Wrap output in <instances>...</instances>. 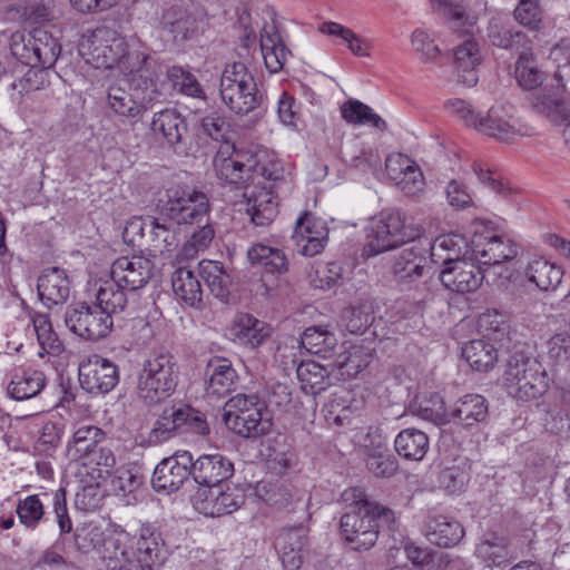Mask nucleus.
<instances>
[{"label": "nucleus", "mask_w": 570, "mask_h": 570, "mask_svg": "<svg viewBox=\"0 0 570 570\" xmlns=\"http://www.w3.org/2000/svg\"><path fill=\"white\" fill-rule=\"evenodd\" d=\"M476 130L503 142L532 135V128L522 124L513 115V107L505 104L493 105L485 115H481Z\"/></svg>", "instance_id": "obj_11"}, {"label": "nucleus", "mask_w": 570, "mask_h": 570, "mask_svg": "<svg viewBox=\"0 0 570 570\" xmlns=\"http://www.w3.org/2000/svg\"><path fill=\"white\" fill-rule=\"evenodd\" d=\"M233 474L234 464L219 453L203 454L196 461L193 460V480L208 489L223 484Z\"/></svg>", "instance_id": "obj_20"}, {"label": "nucleus", "mask_w": 570, "mask_h": 570, "mask_svg": "<svg viewBox=\"0 0 570 570\" xmlns=\"http://www.w3.org/2000/svg\"><path fill=\"white\" fill-rule=\"evenodd\" d=\"M531 106L538 114L546 116L554 124L561 125L570 119V110L556 96L538 94L533 96Z\"/></svg>", "instance_id": "obj_56"}, {"label": "nucleus", "mask_w": 570, "mask_h": 570, "mask_svg": "<svg viewBox=\"0 0 570 570\" xmlns=\"http://www.w3.org/2000/svg\"><path fill=\"white\" fill-rule=\"evenodd\" d=\"M273 328L267 323L248 313H238L232 321L228 333L233 342L256 348L272 335Z\"/></svg>", "instance_id": "obj_21"}, {"label": "nucleus", "mask_w": 570, "mask_h": 570, "mask_svg": "<svg viewBox=\"0 0 570 570\" xmlns=\"http://www.w3.org/2000/svg\"><path fill=\"white\" fill-rule=\"evenodd\" d=\"M148 225L149 234H147L145 247L154 255L170 253L180 244L179 225L176 222L153 217Z\"/></svg>", "instance_id": "obj_30"}, {"label": "nucleus", "mask_w": 570, "mask_h": 570, "mask_svg": "<svg viewBox=\"0 0 570 570\" xmlns=\"http://www.w3.org/2000/svg\"><path fill=\"white\" fill-rule=\"evenodd\" d=\"M425 535L431 543L441 548H450L463 539L464 529L452 517L431 515L425 522Z\"/></svg>", "instance_id": "obj_32"}, {"label": "nucleus", "mask_w": 570, "mask_h": 570, "mask_svg": "<svg viewBox=\"0 0 570 570\" xmlns=\"http://www.w3.org/2000/svg\"><path fill=\"white\" fill-rule=\"evenodd\" d=\"M166 75L173 88L178 92L195 98L204 95L197 78L189 70L180 66H171L167 69Z\"/></svg>", "instance_id": "obj_60"}, {"label": "nucleus", "mask_w": 570, "mask_h": 570, "mask_svg": "<svg viewBox=\"0 0 570 570\" xmlns=\"http://www.w3.org/2000/svg\"><path fill=\"white\" fill-rule=\"evenodd\" d=\"M132 81H138L132 92L119 85H111L107 94L110 108L116 114L129 118L138 117L146 111L158 95L151 81L141 80V77L134 78Z\"/></svg>", "instance_id": "obj_14"}, {"label": "nucleus", "mask_w": 570, "mask_h": 570, "mask_svg": "<svg viewBox=\"0 0 570 570\" xmlns=\"http://www.w3.org/2000/svg\"><path fill=\"white\" fill-rule=\"evenodd\" d=\"M259 42L267 70L271 73L283 70L292 52L285 45L275 20L264 24Z\"/></svg>", "instance_id": "obj_26"}, {"label": "nucleus", "mask_w": 570, "mask_h": 570, "mask_svg": "<svg viewBox=\"0 0 570 570\" xmlns=\"http://www.w3.org/2000/svg\"><path fill=\"white\" fill-rule=\"evenodd\" d=\"M472 254L475 261L481 265L501 268L505 273V278L510 277V271L501 266L502 263L513 259L517 254L515 245L501 236L490 238L474 237L472 239ZM502 276L503 272L498 273Z\"/></svg>", "instance_id": "obj_18"}, {"label": "nucleus", "mask_w": 570, "mask_h": 570, "mask_svg": "<svg viewBox=\"0 0 570 570\" xmlns=\"http://www.w3.org/2000/svg\"><path fill=\"white\" fill-rule=\"evenodd\" d=\"M474 553L487 567H500L518 558L509 539L495 532L485 533Z\"/></svg>", "instance_id": "obj_29"}, {"label": "nucleus", "mask_w": 570, "mask_h": 570, "mask_svg": "<svg viewBox=\"0 0 570 570\" xmlns=\"http://www.w3.org/2000/svg\"><path fill=\"white\" fill-rule=\"evenodd\" d=\"M120 56L115 68L125 75H135L142 71L149 59L147 48L136 37L128 39L125 52Z\"/></svg>", "instance_id": "obj_49"}, {"label": "nucleus", "mask_w": 570, "mask_h": 570, "mask_svg": "<svg viewBox=\"0 0 570 570\" xmlns=\"http://www.w3.org/2000/svg\"><path fill=\"white\" fill-rule=\"evenodd\" d=\"M343 500L351 501V510L341 518V533L354 550H368L375 544L381 529H395L394 512L370 501L363 490H345Z\"/></svg>", "instance_id": "obj_2"}, {"label": "nucleus", "mask_w": 570, "mask_h": 570, "mask_svg": "<svg viewBox=\"0 0 570 570\" xmlns=\"http://www.w3.org/2000/svg\"><path fill=\"white\" fill-rule=\"evenodd\" d=\"M118 381V367L107 358L94 355L79 365L80 385L90 393H108Z\"/></svg>", "instance_id": "obj_16"}, {"label": "nucleus", "mask_w": 570, "mask_h": 570, "mask_svg": "<svg viewBox=\"0 0 570 570\" xmlns=\"http://www.w3.org/2000/svg\"><path fill=\"white\" fill-rule=\"evenodd\" d=\"M285 183V170L279 160L268 159L262 161L257 158V166L255 167V181L253 183L257 187L266 185L273 186V190H276L279 184Z\"/></svg>", "instance_id": "obj_61"}, {"label": "nucleus", "mask_w": 570, "mask_h": 570, "mask_svg": "<svg viewBox=\"0 0 570 570\" xmlns=\"http://www.w3.org/2000/svg\"><path fill=\"white\" fill-rule=\"evenodd\" d=\"M16 512L20 523L30 530H35L42 521L47 520L45 505L37 494L20 499Z\"/></svg>", "instance_id": "obj_59"}, {"label": "nucleus", "mask_w": 570, "mask_h": 570, "mask_svg": "<svg viewBox=\"0 0 570 570\" xmlns=\"http://www.w3.org/2000/svg\"><path fill=\"white\" fill-rule=\"evenodd\" d=\"M33 327L40 346L47 353H58L61 350V343L52 331L51 322L48 315L37 314L33 320Z\"/></svg>", "instance_id": "obj_62"}, {"label": "nucleus", "mask_w": 570, "mask_h": 570, "mask_svg": "<svg viewBox=\"0 0 570 570\" xmlns=\"http://www.w3.org/2000/svg\"><path fill=\"white\" fill-rule=\"evenodd\" d=\"M203 132L215 141L233 144L230 140V125L227 119L216 112L205 116L200 121Z\"/></svg>", "instance_id": "obj_64"}, {"label": "nucleus", "mask_w": 570, "mask_h": 570, "mask_svg": "<svg viewBox=\"0 0 570 570\" xmlns=\"http://www.w3.org/2000/svg\"><path fill=\"white\" fill-rule=\"evenodd\" d=\"M394 446L404 459L420 461L429 450V438L421 430L404 429L396 435Z\"/></svg>", "instance_id": "obj_42"}, {"label": "nucleus", "mask_w": 570, "mask_h": 570, "mask_svg": "<svg viewBox=\"0 0 570 570\" xmlns=\"http://www.w3.org/2000/svg\"><path fill=\"white\" fill-rule=\"evenodd\" d=\"M374 321L372 303L361 301L344 309L341 322L351 334L364 333Z\"/></svg>", "instance_id": "obj_53"}, {"label": "nucleus", "mask_w": 570, "mask_h": 570, "mask_svg": "<svg viewBox=\"0 0 570 570\" xmlns=\"http://www.w3.org/2000/svg\"><path fill=\"white\" fill-rule=\"evenodd\" d=\"M130 292L119 282L112 279L104 281L95 294V305L112 318L114 315L122 313L128 306V294Z\"/></svg>", "instance_id": "obj_37"}, {"label": "nucleus", "mask_w": 570, "mask_h": 570, "mask_svg": "<svg viewBox=\"0 0 570 570\" xmlns=\"http://www.w3.org/2000/svg\"><path fill=\"white\" fill-rule=\"evenodd\" d=\"M155 264L142 255L121 256L110 268V276L122 284L131 294L144 287L154 276Z\"/></svg>", "instance_id": "obj_17"}, {"label": "nucleus", "mask_w": 570, "mask_h": 570, "mask_svg": "<svg viewBox=\"0 0 570 570\" xmlns=\"http://www.w3.org/2000/svg\"><path fill=\"white\" fill-rule=\"evenodd\" d=\"M134 559L142 569L155 570L167 558V550L159 533L142 530L134 550Z\"/></svg>", "instance_id": "obj_36"}, {"label": "nucleus", "mask_w": 570, "mask_h": 570, "mask_svg": "<svg viewBox=\"0 0 570 570\" xmlns=\"http://www.w3.org/2000/svg\"><path fill=\"white\" fill-rule=\"evenodd\" d=\"M454 68L456 72V82L466 87L476 85L479 78L476 66L481 62L479 45L475 40L469 38L453 50Z\"/></svg>", "instance_id": "obj_31"}, {"label": "nucleus", "mask_w": 570, "mask_h": 570, "mask_svg": "<svg viewBox=\"0 0 570 570\" xmlns=\"http://www.w3.org/2000/svg\"><path fill=\"white\" fill-rule=\"evenodd\" d=\"M181 433L207 435L209 425L200 411L184 403L165 406L146 435L141 445L157 446Z\"/></svg>", "instance_id": "obj_4"}, {"label": "nucleus", "mask_w": 570, "mask_h": 570, "mask_svg": "<svg viewBox=\"0 0 570 570\" xmlns=\"http://www.w3.org/2000/svg\"><path fill=\"white\" fill-rule=\"evenodd\" d=\"M127 533H115L101 539V560L108 570H124L134 559V549L128 544Z\"/></svg>", "instance_id": "obj_35"}, {"label": "nucleus", "mask_w": 570, "mask_h": 570, "mask_svg": "<svg viewBox=\"0 0 570 570\" xmlns=\"http://www.w3.org/2000/svg\"><path fill=\"white\" fill-rule=\"evenodd\" d=\"M205 389L207 394L223 397L236 389L238 374L232 361L225 357H212L206 365Z\"/></svg>", "instance_id": "obj_24"}, {"label": "nucleus", "mask_w": 570, "mask_h": 570, "mask_svg": "<svg viewBox=\"0 0 570 570\" xmlns=\"http://www.w3.org/2000/svg\"><path fill=\"white\" fill-rule=\"evenodd\" d=\"M219 95L223 102L237 115H247L264 102V94L248 67L240 61L226 63L220 76Z\"/></svg>", "instance_id": "obj_5"}, {"label": "nucleus", "mask_w": 570, "mask_h": 570, "mask_svg": "<svg viewBox=\"0 0 570 570\" xmlns=\"http://www.w3.org/2000/svg\"><path fill=\"white\" fill-rule=\"evenodd\" d=\"M342 117L348 124L370 125L376 129L386 130L387 125L372 108L365 104L351 99L341 108Z\"/></svg>", "instance_id": "obj_52"}, {"label": "nucleus", "mask_w": 570, "mask_h": 570, "mask_svg": "<svg viewBox=\"0 0 570 570\" xmlns=\"http://www.w3.org/2000/svg\"><path fill=\"white\" fill-rule=\"evenodd\" d=\"M488 41L505 50H519L525 41V35L503 17H492L487 27Z\"/></svg>", "instance_id": "obj_38"}, {"label": "nucleus", "mask_w": 570, "mask_h": 570, "mask_svg": "<svg viewBox=\"0 0 570 570\" xmlns=\"http://www.w3.org/2000/svg\"><path fill=\"white\" fill-rule=\"evenodd\" d=\"M104 439V432L95 425L79 426L68 443L69 452L73 451L78 458H85Z\"/></svg>", "instance_id": "obj_58"}, {"label": "nucleus", "mask_w": 570, "mask_h": 570, "mask_svg": "<svg viewBox=\"0 0 570 570\" xmlns=\"http://www.w3.org/2000/svg\"><path fill=\"white\" fill-rule=\"evenodd\" d=\"M11 49L27 65L42 69L53 67L61 52L58 40L42 29H35L22 43L14 41Z\"/></svg>", "instance_id": "obj_13"}, {"label": "nucleus", "mask_w": 570, "mask_h": 570, "mask_svg": "<svg viewBox=\"0 0 570 570\" xmlns=\"http://www.w3.org/2000/svg\"><path fill=\"white\" fill-rule=\"evenodd\" d=\"M46 385V376L41 371L16 374L8 385V394L17 400L24 401L37 396Z\"/></svg>", "instance_id": "obj_44"}, {"label": "nucleus", "mask_w": 570, "mask_h": 570, "mask_svg": "<svg viewBox=\"0 0 570 570\" xmlns=\"http://www.w3.org/2000/svg\"><path fill=\"white\" fill-rule=\"evenodd\" d=\"M193 455L177 452L163 459L155 468L151 485L157 493L170 494L180 490L191 476Z\"/></svg>", "instance_id": "obj_15"}, {"label": "nucleus", "mask_w": 570, "mask_h": 570, "mask_svg": "<svg viewBox=\"0 0 570 570\" xmlns=\"http://www.w3.org/2000/svg\"><path fill=\"white\" fill-rule=\"evenodd\" d=\"M423 229L399 210H383L372 220L367 233L365 250L376 255L414 242Z\"/></svg>", "instance_id": "obj_7"}, {"label": "nucleus", "mask_w": 570, "mask_h": 570, "mask_svg": "<svg viewBox=\"0 0 570 570\" xmlns=\"http://www.w3.org/2000/svg\"><path fill=\"white\" fill-rule=\"evenodd\" d=\"M178 380L179 366L175 356L168 351L154 352L144 361L135 392L146 405H155L174 394Z\"/></svg>", "instance_id": "obj_3"}, {"label": "nucleus", "mask_w": 570, "mask_h": 570, "mask_svg": "<svg viewBox=\"0 0 570 570\" xmlns=\"http://www.w3.org/2000/svg\"><path fill=\"white\" fill-rule=\"evenodd\" d=\"M171 285L175 295L191 307L200 308L203 289L199 279L194 272L186 268H177L171 277Z\"/></svg>", "instance_id": "obj_40"}, {"label": "nucleus", "mask_w": 570, "mask_h": 570, "mask_svg": "<svg viewBox=\"0 0 570 570\" xmlns=\"http://www.w3.org/2000/svg\"><path fill=\"white\" fill-rule=\"evenodd\" d=\"M525 275L541 291H554L562 281L563 271L544 258H535L528 264Z\"/></svg>", "instance_id": "obj_41"}, {"label": "nucleus", "mask_w": 570, "mask_h": 570, "mask_svg": "<svg viewBox=\"0 0 570 570\" xmlns=\"http://www.w3.org/2000/svg\"><path fill=\"white\" fill-rule=\"evenodd\" d=\"M439 10L450 22L451 28L472 35L473 28L478 22V16L469 11L463 3L442 0L439 3Z\"/></svg>", "instance_id": "obj_50"}, {"label": "nucleus", "mask_w": 570, "mask_h": 570, "mask_svg": "<svg viewBox=\"0 0 570 570\" xmlns=\"http://www.w3.org/2000/svg\"><path fill=\"white\" fill-rule=\"evenodd\" d=\"M213 166L220 181L236 188H247L249 183L255 181L257 155L236 148L234 144H225L216 151Z\"/></svg>", "instance_id": "obj_9"}, {"label": "nucleus", "mask_w": 570, "mask_h": 570, "mask_svg": "<svg viewBox=\"0 0 570 570\" xmlns=\"http://www.w3.org/2000/svg\"><path fill=\"white\" fill-rule=\"evenodd\" d=\"M66 326L76 335L88 341L106 337L112 328L114 321L105 315L95 304L78 303L67 307Z\"/></svg>", "instance_id": "obj_12"}, {"label": "nucleus", "mask_w": 570, "mask_h": 570, "mask_svg": "<svg viewBox=\"0 0 570 570\" xmlns=\"http://www.w3.org/2000/svg\"><path fill=\"white\" fill-rule=\"evenodd\" d=\"M489 416V404L480 394H466L460 397L449 410V422L465 429L483 423Z\"/></svg>", "instance_id": "obj_27"}, {"label": "nucleus", "mask_w": 570, "mask_h": 570, "mask_svg": "<svg viewBox=\"0 0 570 570\" xmlns=\"http://www.w3.org/2000/svg\"><path fill=\"white\" fill-rule=\"evenodd\" d=\"M312 216L305 213L298 218L295 227V237L301 244V253L304 256H314L321 253L324 248L326 237L324 235L316 236L311 228Z\"/></svg>", "instance_id": "obj_57"}, {"label": "nucleus", "mask_w": 570, "mask_h": 570, "mask_svg": "<svg viewBox=\"0 0 570 570\" xmlns=\"http://www.w3.org/2000/svg\"><path fill=\"white\" fill-rule=\"evenodd\" d=\"M39 298L48 307L62 304L70 292V283L63 269L52 267L42 272L38 278Z\"/></svg>", "instance_id": "obj_33"}, {"label": "nucleus", "mask_w": 570, "mask_h": 570, "mask_svg": "<svg viewBox=\"0 0 570 570\" xmlns=\"http://www.w3.org/2000/svg\"><path fill=\"white\" fill-rule=\"evenodd\" d=\"M302 345L312 354L327 357L335 348V335L324 326H311L302 335Z\"/></svg>", "instance_id": "obj_51"}, {"label": "nucleus", "mask_w": 570, "mask_h": 570, "mask_svg": "<svg viewBox=\"0 0 570 570\" xmlns=\"http://www.w3.org/2000/svg\"><path fill=\"white\" fill-rule=\"evenodd\" d=\"M297 377L306 394L318 395L331 386L330 372L314 361L302 362L297 366Z\"/></svg>", "instance_id": "obj_43"}, {"label": "nucleus", "mask_w": 570, "mask_h": 570, "mask_svg": "<svg viewBox=\"0 0 570 570\" xmlns=\"http://www.w3.org/2000/svg\"><path fill=\"white\" fill-rule=\"evenodd\" d=\"M440 282L450 291L465 294L476 291L483 279L484 273L472 261H456L444 266L439 274Z\"/></svg>", "instance_id": "obj_19"}, {"label": "nucleus", "mask_w": 570, "mask_h": 570, "mask_svg": "<svg viewBox=\"0 0 570 570\" xmlns=\"http://www.w3.org/2000/svg\"><path fill=\"white\" fill-rule=\"evenodd\" d=\"M203 494L204 499L199 503L198 510L213 518L233 513L245 501V495L240 490L224 485V483L204 490Z\"/></svg>", "instance_id": "obj_22"}, {"label": "nucleus", "mask_w": 570, "mask_h": 570, "mask_svg": "<svg viewBox=\"0 0 570 570\" xmlns=\"http://www.w3.org/2000/svg\"><path fill=\"white\" fill-rule=\"evenodd\" d=\"M343 155L344 160L350 167L364 173L372 171L376 174L381 168L382 159L376 149L364 148L355 142L353 146H347Z\"/></svg>", "instance_id": "obj_55"}, {"label": "nucleus", "mask_w": 570, "mask_h": 570, "mask_svg": "<svg viewBox=\"0 0 570 570\" xmlns=\"http://www.w3.org/2000/svg\"><path fill=\"white\" fill-rule=\"evenodd\" d=\"M366 466L375 476L389 478L397 470L395 459L387 453L386 449L377 446L366 458Z\"/></svg>", "instance_id": "obj_63"}, {"label": "nucleus", "mask_w": 570, "mask_h": 570, "mask_svg": "<svg viewBox=\"0 0 570 570\" xmlns=\"http://www.w3.org/2000/svg\"><path fill=\"white\" fill-rule=\"evenodd\" d=\"M150 129L157 140L177 150L187 135V122L179 111L167 108L155 112Z\"/></svg>", "instance_id": "obj_23"}, {"label": "nucleus", "mask_w": 570, "mask_h": 570, "mask_svg": "<svg viewBox=\"0 0 570 570\" xmlns=\"http://www.w3.org/2000/svg\"><path fill=\"white\" fill-rule=\"evenodd\" d=\"M199 275L217 298L224 299L227 297L232 281L220 262L202 261L199 263Z\"/></svg>", "instance_id": "obj_47"}, {"label": "nucleus", "mask_w": 570, "mask_h": 570, "mask_svg": "<svg viewBox=\"0 0 570 570\" xmlns=\"http://www.w3.org/2000/svg\"><path fill=\"white\" fill-rule=\"evenodd\" d=\"M464 245L465 242L460 235H443L438 237L428 249L433 263L442 261V264L448 266L464 259L461 258Z\"/></svg>", "instance_id": "obj_48"}, {"label": "nucleus", "mask_w": 570, "mask_h": 570, "mask_svg": "<svg viewBox=\"0 0 570 570\" xmlns=\"http://www.w3.org/2000/svg\"><path fill=\"white\" fill-rule=\"evenodd\" d=\"M462 356L476 371H488L498 360L497 348L484 340H472L462 347Z\"/></svg>", "instance_id": "obj_46"}, {"label": "nucleus", "mask_w": 570, "mask_h": 570, "mask_svg": "<svg viewBox=\"0 0 570 570\" xmlns=\"http://www.w3.org/2000/svg\"><path fill=\"white\" fill-rule=\"evenodd\" d=\"M503 382L509 395L521 401L537 399L548 386L542 365L522 350L514 351L508 358Z\"/></svg>", "instance_id": "obj_6"}, {"label": "nucleus", "mask_w": 570, "mask_h": 570, "mask_svg": "<svg viewBox=\"0 0 570 570\" xmlns=\"http://www.w3.org/2000/svg\"><path fill=\"white\" fill-rule=\"evenodd\" d=\"M306 544V529L303 525L284 529L276 539L281 560L285 569L298 570L303 564V548Z\"/></svg>", "instance_id": "obj_34"}, {"label": "nucleus", "mask_w": 570, "mask_h": 570, "mask_svg": "<svg viewBox=\"0 0 570 570\" xmlns=\"http://www.w3.org/2000/svg\"><path fill=\"white\" fill-rule=\"evenodd\" d=\"M161 23L176 41L189 40L198 32V21L196 18L177 6H173L164 11Z\"/></svg>", "instance_id": "obj_39"}, {"label": "nucleus", "mask_w": 570, "mask_h": 570, "mask_svg": "<svg viewBox=\"0 0 570 570\" xmlns=\"http://www.w3.org/2000/svg\"><path fill=\"white\" fill-rule=\"evenodd\" d=\"M128 39L115 29L101 26L80 42V53L96 68L112 69L125 52Z\"/></svg>", "instance_id": "obj_10"}, {"label": "nucleus", "mask_w": 570, "mask_h": 570, "mask_svg": "<svg viewBox=\"0 0 570 570\" xmlns=\"http://www.w3.org/2000/svg\"><path fill=\"white\" fill-rule=\"evenodd\" d=\"M246 200V212L255 226L266 227L276 217L278 210L277 190L273 186L264 185L262 188L255 186L250 193L244 194Z\"/></svg>", "instance_id": "obj_25"}, {"label": "nucleus", "mask_w": 570, "mask_h": 570, "mask_svg": "<svg viewBox=\"0 0 570 570\" xmlns=\"http://www.w3.org/2000/svg\"><path fill=\"white\" fill-rule=\"evenodd\" d=\"M223 419L229 430L243 438L265 435L272 428V421L264 416L263 407H250L237 414H224Z\"/></svg>", "instance_id": "obj_28"}, {"label": "nucleus", "mask_w": 570, "mask_h": 570, "mask_svg": "<svg viewBox=\"0 0 570 570\" xmlns=\"http://www.w3.org/2000/svg\"><path fill=\"white\" fill-rule=\"evenodd\" d=\"M514 76L519 86L525 90L537 89L543 82V72L538 68L534 56L528 51L520 53L515 62Z\"/></svg>", "instance_id": "obj_54"}, {"label": "nucleus", "mask_w": 570, "mask_h": 570, "mask_svg": "<svg viewBox=\"0 0 570 570\" xmlns=\"http://www.w3.org/2000/svg\"><path fill=\"white\" fill-rule=\"evenodd\" d=\"M247 258L252 265L265 267L269 273L283 274L287 272V258L278 248L254 244L247 252Z\"/></svg>", "instance_id": "obj_45"}, {"label": "nucleus", "mask_w": 570, "mask_h": 570, "mask_svg": "<svg viewBox=\"0 0 570 570\" xmlns=\"http://www.w3.org/2000/svg\"><path fill=\"white\" fill-rule=\"evenodd\" d=\"M163 215L183 226L190 233L183 246V255L194 257L212 243L215 232L209 222V202L207 196L181 186H170L159 198Z\"/></svg>", "instance_id": "obj_1"}, {"label": "nucleus", "mask_w": 570, "mask_h": 570, "mask_svg": "<svg viewBox=\"0 0 570 570\" xmlns=\"http://www.w3.org/2000/svg\"><path fill=\"white\" fill-rule=\"evenodd\" d=\"M432 264L429 249L421 243H414L403 248L395 256L392 265L393 275L400 285H410L423 277H428L425 281L416 284L419 295H414L413 298L417 303H424L432 297L431 284L433 279L430 276Z\"/></svg>", "instance_id": "obj_8"}]
</instances>
